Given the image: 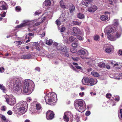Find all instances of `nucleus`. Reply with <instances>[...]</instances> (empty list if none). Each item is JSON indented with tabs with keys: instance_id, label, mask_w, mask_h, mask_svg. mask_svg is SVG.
I'll return each mask as SVG.
<instances>
[{
	"instance_id": "obj_10",
	"label": "nucleus",
	"mask_w": 122,
	"mask_h": 122,
	"mask_svg": "<svg viewBox=\"0 0 122 122\" xmlns=\"http://www.w3.org/2000/svg\"><path fill=\"white\" fill-rule=\"evenodd\" d=\"M116 28L117 27H116ZM116 27H113L111 26H108L105 28L104 32L106 34L109 35L111 33L117 31Z\"/></svg>"
},
{
	"instance_id": "obj_26",
	"label": "nucleus",
	"mask_w": 122,
	"mask_h": 122,
	"mask_svg": "<svg viewBox=\"0 0 122 122\" xmlns=\"http://www.w3.org/2000/svg\"><path fill=\"white\" fill-rule=\"evenodd\" d=\"M112 47H113L112 46H109L107 47L105 49L106 52L107 53L111 52L112 51Z\"/></svg>"
},
{
	"instance_id": "obj_58",
	"label": "nucleus",
	"mask_w": 122,
	"mask_h": 122,
	"mask_svg": "<svg viewBox=\"0 0 122 122\" xmlns=\"http://www.w3.org/2000/svg\"><path fill=\"white\" fill-rule=\"evenodd\" d=\"M99 38V36H95L94 37V39L96 41Z\"/></svg>"
},
{
	"instance_id": "obj_6",
	"label": "nucleus",
	"mask_w": 122,
	"mask_h": 122,
	"mask_svg": "<svg viewBox=\"0 0 122 122\" xmlns=\"http://www.w3.org/2000/svg\"><path fill=\"white\" fill-rule=\"evenodd\" d=\"M97 82V80L95 78H89L86 77L82 80L83 84L85 85L93 86L96 84Z\"/></svg>"
},
{
	"instance_id": "obj_42",
	"label": "nucleus",
	"mask_w": 122,
	"mask_h": 122,
	"mask_svg": "<svg viewBox=\"0 0 122 122\" xmlns=\"http://www.w3.org/2000/svg\"><path fill=\"white\" fill-rule=\"evenodd\" d=\"M7 107L5 106H2L1 108V110L3 111H5L7 110Z\"/></svg>"
},
{
	"instance_id": "obj_9",
	"label": "nucleus",
	"mask_w": 122,
	"mask_h": 122,
	"mask_svg": "<svg viewBox=\"0 0 122 122\" xmlns=\"http://www.w3.org/2000/svg\"><path fill=\"white\" fill-rule=\"evenodd\" d=\"M73 118V116L70 112H65L64 113L63 119L64 121L68 122L69 120L71 122Z\"/></svg>"
},
{
	"instance_id": "obj_31",
	"label": "nucleus",
	"mask_w": 122,
	"mask_h": 122,
	"mask_svg": "<svg viewBox=\"0 0 122 122\" xmlns=\"http://www.w3.org/2000/svg\"><path fill=\"white\" fill-rule=\"evenodd\" d=\"M98 66L100 68H103L105 67V64L103 62H100L98 64Z\"/></svg>"
},
{
	"instance_id": "obj_23",
	"label": "nucleus",
	"mask_w": 122,
	"mask_h": 122,
	"mask_svg": "<svg viewBox=\"0 0 122 122\" xmlns=\"http://www.w3.org/2000/svg\"><path fill=\"white\" fill-rule=\"evenodd\" d=\"M57 49L63 52H66V48L64 46L60 45L58 47V48H57Z\"/></svg>"
},
{
	"instance_id": "obj_11",
	"label": "nucleus",
	"mask_w": 122,
	"mask_h": 122,
	"mask_svg": "<svg viewBox=\"0 0 122 122\" xmlns=\"http://www.w3.org/2000/svg\"><path fill=\"white\" fill-rule=\"evenodd\" d=\"M16 106L18 108L20 107H25L26 108L28 107L27 104L26 102L23 101H20L18 103H17Z\"/></svg>"
},
{
	"instance_id": "obj_51",
	"label": "nucleus",
	"mask_w": 122,
	"mask_h": 122,
	"mask_svg": "<svg viewBox=\"0 0 122 122\" xmlns=\"http://www.w3.org/2000/svg\"><path fill=\"white\" fill-rule=\"evenodd\" d=\"M91 114L90 112L89 111H87L85 113V115L86 116H88Z\"/></svg>"
},
{
	"instance_id": "obj_48",
	"label": "nucleus",
	"mask_w": 122,
	"mask_h": 122,
	"mask_svg": "<svg viewBox=\"0 0 122 122\" xmlns=\"http://www.w3.org/2000/svg\"><path fill=\"white\" fill-rule=\"evenodd\" d=\"M106 97L108 98H110L111 97L112 95L110 93H108L106 95Z\"/></svg>"
},
{
	"instance_id": "obj_22",
	"label": "nucleus",
	"mask_w": 122,
	"mask_h": 122,
	"mask_svg": "<svg viewBox=\"0 0 122 122\" xmlns=\"http://www.w3.org/2000/svg\"><path fill=\"white\" fill-rule=\"evenodd\" d=\"M100 18L101 20L102 21L108 20H109L108 15L106 14L101 16Z\"/></svg>"
},
{
	"instance_id": "obj_38",
	"label": "nucleus",
	"mask_w": 122,
	"mask_h": 122,
	"mask_svg": "<svg viewBox=\"0 0 122 122\" xmlns=\"http://www.w3.org/2000/svg\"><path fill=\"white\" fill-rule=\"evenodd\" d=\"M81 21H73V23L74 25H81Z\"/></svg>"
},
{
	"instance_id": "obj_16",
	"label": "nucleus",
	"mask_w": 122,
	"mask_h": 122,
	"mask_svg": "<svg viewBox=\"0 0 122 122\" xmlns=\"http://www.w3.org/2000/svg\"><path fill=\"white\" fill-rule=\"evenodd\" d=\"M36 110H34L33 111L32 110H31V112H32V113H33L34 114V113H38L37 112V111L39 110V111H40L42 109V107L41 106L40 104L39 103L36 104Z\"/></svg>"
},
{
	"instance_id": "obj_5",
	"label": "nucleus",
	"mask_w": 122,
	"mask_h": 122,
	"mask_svg": "<svg viewBox=\"0 0 122 122\" xmlns=\"http://www.w3.org/2000/svg\"><path fill=\"white\" fill-rule=\"evenodd\" d=\"M112 23V25L114 26L113 27H117L116 28L117 30L116 36L117 38H119L121 36L122 33V28L121 26L119 25V20L117 19H114Z\"/></svg>"
},
{
	"instance_id": "obj_29",
	"label": "nucleus",
	"mask_w": 122,
	"mask_h": 122,
	"mask_svg": "<svg viewBox=\"0 0 122 122\" xmlns=\"http://www.w3.org/2000/svg\"><path fill=\"white\" fill-rule=\"evenodd\" d=\"M107 38L108 39L112 41H114L116 40V38L110 35L107 36Z\"/></svg>"
},
{
	"instance_id": "obj_63",
	"label": "nucleus",
	"mask_w": 122,
	"mask_h": 122,
	"mask_svg": "<svg viewBox=\"0 0 122 122\" xmlns=\"http://www.w3.org/2000/svg\"><path fill=\"white\" fill-rule=\"evenodd\" d=\"M118 54L120 56L122 55V50H119L118 52Z\"/></svg>"
},
{
	"instance_id": "obj_17",
	"label": "nucleus",
	"mask_w": 122,
	"mask_h": 122,
	"mask_svg": "<svg viewBox=\"0 0 122 122\" xmlns=\"http://www.w3.org/2000/svg\"><path fill=\"white\" fill-rule=\"evenodd\" d=\"M73 30L76 35L78 34H80L82 35H84V33L82 31H81L78 28L74 27Z\"/></svg>"
},
{
	"instance_id": "obj_53",
	"label": "nucleus",
	"mask_w": 122,
	"mask_h": 122,
	"mask_svg": "<svg viewBox=\"0 0 122 122\" xmlns=\"http://www.w3.org/2000/svg\"><path fill=\"white\" fill-rule=\"evenodd\" d=\"M7 113L8 115H11L12 114L13 112L9 110L7 112Z\"/></svg>"
},
{
	"instance_id": "obj_25",
	"label": "nucleus",
	"mask_w": 122,
	"mask_h": 122,
	"mask_svg": "<svg viewBox=\"0 0 122 122\" xmlns=\"http://www.w3.org/2000/svg\"><path fill=\"white\" fill-rule=\"evenodd\" d=\"M0 89L4 93H6L7 90L5 87L2 84H0Z\"/></svg>"
},
{
	"instance_id": "obj_62",
	"label": "nucleus",
	"mask_w": 122,
	"mask_h": 122,
	"mask_svg": "<svg viewBox=\"0 0 122 122\" xmlns=\"http://www.w3.org/2000/svg\"><path fill=\"white\" fill-rule=\"evenodd\" d=\"M116 96L117 97V98H115V101H118L120 99L119 97L117 96Z\"/></svg>"
},
{
	"instance_id": "obj_44",
	"label": "nucleus",
	"mask_w": 122,
	"mask_h": 122,
	"mask_svg": "<svg viewBox=\"0 0 122 122\" xmlns=\"http://www.w3.org/2000/svg\"><path fill=\"white\" fill-rule=\"evenodd\" d=\"M42 12V11L40 10H39L36 11L35 13V15H38L40 14Z\"/></svg>"
},
{
	"instance_id": "obj_61",
	"label": "nucleus",
	"mask_w": 122,
	"mask_h": 122,
	"mask_svg": "<svg viewBox=\"0 0 122 122\" xmlns=\"http://www.w3.org/2000/svg\"><path fill=\"white\" fill-rule=\"evenodd\" d=\"M35 48L38 51H39L41 50V49H40L39 47L38 46H36V47Z\"/></svg>"
},
{
	"instance_id": "obj_32",
	"label": "nucleus",
	"mask_w": 122,
	"mask_h": 122,
	"mask_svg": "<svg viewBox=\"0 0 122 122\" xmlns=\"http://www.w3.org/2000/svg\"><path fill=\"white\" fill-rule=\"evenodd\" d=\"M77 17L81 19L84 18V15L83 14L80 13L78 14Z\"/></svg>"
},
{
	"instance_id": "obj_3",
	"label": "nucleus",
	"mask_w": 122,
	"mask_h": 122,
	"mask_svg": "<svg viewBox=\"0 0 122 122\" xmlns=\"http://www.w3.org/2000/svg\"><path fill=\"white\" fill-rule=\"evenodd\" d=\"M35 85L33 82L30 79H26L24 81V85L22 87V93L26 95L30 94L33 91Z\"/></svg>"
},
{
	"instance_id": "obj_57",
	"label": "nucleus",
	"mask_w": 122,
	"mask_h": 122,
	"mask_svg": "<svg viewBox=\"0 0 122 122\" xmlns=\"http://www.w3.org/2000/svg\"><path fill=\"white\" fill-rule=\"evenodd\" d=\"M70 34L71 35H72L73 36H76V34L75 33V32L73 30V29L72 31L71 32Z\"/></svg>"
},
{
	"instance_id": "obj_1",
	"label": "nucleus",
	"mask_w": 122,
	"mask_h": 122,
	"mask_svg": "<svg viewBox=\"0 0 122 122\" xmlns=\"http://www.w3.org/2000/svg\"><path fill=\"white\" fill-rule=\"evenodd\" d=\"M53 13L51 12H48L47 13L45 12L43 15H45L43 17L44 18L42 21H39V19L34 20H25L23 21V23L20 25H18L17 27L18 28H20L23 27L28 25L29 27L32 26H36L41 24L43 22V20L46 19H50L51 18L52 16Z\"/></svg>"
},
{
	"instance_id": "obj_8",
	"label": "nucleus",
	"mask_w": 122,
	"mask_h": 122,
	"mask_svg": "<svg viewBox=\"0 0 122 122\" xmlns=\"http://www.w3.org/2000/svg\"><path fill=\"white\" fill-rule=\"evenodd\" d=\"M6 102L11 106H13L16 103V100L15 97L11 95L7 96L5 98Z\"/></svg>"
},
{
	"instance_id": "obj_27",
	"label": "nucleus",
	"mask_w": 122,
	"mask_h": 122,
	"mask_svg": "<svg viewBox=\"0 0 122 122\" xmlns=\"http://www.w3.org/2000/svg\"><path fill=\"white\" fill-rule=\"evenodd\" d=\"M73 64L75 66V67L76 68L80 70L81 71H82L83 69L82 67L78 66V64L77 63L75 62H73Z\"/></svg>"
},
{
	"instance_id": "obj_59",
	"label": "nucleus",
	"mask_w": 122,
	"mask_h": 122,
	"mask_svg": "<svg viewBox=\"0 0 122 122\" xmlns=\"http://www.w3.org/2000/svg\"><path fill=\"white\" fill-rule=\"evenodd\" d=\"M65 30V28L64 27H62L61 29V31L63 32Z\"/></svg>"
},
{
	"instance_id": "obj_50",
	"label": "nucleus",
	"mask_w": 122,
	"mask_h": 122,
	"mask_svg": "<svg viewBox=\"0 0 122 122\" xmlns=\"http://www.w3.org/2000/svg\"><path fill=\"white\" fill-rule=\"evenodd\" d=\"M53 45L55 46V47H56L57 49L58 48V47L57 46L58 45V43L56 42H54L53 43Z\"/></svg>"
},
{
	"instance_id": "obj_24",
	"label": "nucleus",
	"mask_w": 122,
	"mask_h": 122,
	"mask_svg": "<svg viewBox=\"0 0 122 122\" xmlns=\"http://www.w3.org/2000/svg\"><path fill=\"white\" fill-rule=\"evenodd\" d=\"M51 4V2L50 0H46L43 3V4L48 6H50Z\"/></svg>"
},
{
	"instance_id": "obj_20",
	"label": "nucleus",
	"mask_w": 122,
	"mask_h": 122,
	"mask_svg": "<svg viewBox=\"0 0 122 122\" xmlns=\"http://www.w3.org/2000/svg\"><path fill=\"white\" fill-rule=\"evenodd\" d=\"M66 17L67 16L65 15V13H64L63 14L61 15L60 17L59 18V20L61 22H63L66 19Z\"/></svg>"
},
{
	"instance_id": "obj_47",
	"label": "nucleus",
	"mask_w": 122,
	"mask_h": 122,
	"mask_svg": "<svg viewBox=\"0 0 122 122\" xmlns=\"http://www.w3.org/2000/svg\"><path fill=\"white\" fill-rule=\"evenodd\" d=\"M6 12H1L0 15V16L2 17H4L5 16Z\"/></svg>"
},
{
	"instance_id": "obj_56",
	"label": "nucleus",
	"mask_w": 122,
	"mask_h": 122,
	"mask_svg": "<svg viewBox=\"0 0 122 122\" xmlns=\"http://www.w3.org/2000/svg\"><path fill=\"white\" fill-rule=\"evenodd\" d=\"M4 71V69L3 67H1L0 68V72L2 73Z\"/></svg>"
},
{
	"instance_id": "obj_19",
	"label": "nucleus",
	"mask_w": 122,
	"mask_h": 122,
	"mask_svg": "<svg viewBox=\"0 0 122 122\" xmlns=\"http://www.w3.org/2000/svg\"><path fill=\"white\" fill-rule=\"evenodd\" d=\"M86 54V52L84 51L83 50H79L77 52V54L79 55H82L81 56V57L82 59H84L86 57L83 56H84Z\"/></svg>"
},
{
	"instance_id": "obj_4",
	"label": "nucleus",
	"mask_w": 122,
	"mask_h": 122,
	"mask_svg": "<svg viewBox=\"0 0 122 122\" xmlns=\"http://www.w3.org/2000/svg\"><path fill=\"white\" fill-rule=\"evenodd\" d=\"M57 100V96L55 93L49 92L44 98L41 99V102L44 103L45 101L47 104L51 105Z\"/></svg>"
},
{
	"instance_id": "obj_36",
	"label": "nucleus",
	"mask_w": 122,
	"mask_h": 122,
	"mask_svg": "<svg viewBox=\"0 0 122 122\" xmlns=\"http://www.w3.org/2000/svg\"><path fill=\"white\" fill-rule=\"evenodd\" d=\"M92 75L95 77H98L99 75L98 73L96 72H92L91 73Z\"/></svg>"
},
{
	"instance_id": "obj_28",
	"label": "nucleus",
	"mask_w": 122,
	"mask_h": 122,
	"mask_svg": "<svg viewBox=\"0 0 122 122\" xmlns=\"http://www.w3.org/2000/svg\"><path fill=\"white\" fill-rule=\"evenodd\" d=\"M60 5L61 8L64 9L66 8V7L64 5L63 1L62 0H61L60 2Z\"/></svg>"
},
{
	"instance_id": "obj_43",
	"label": "nucleus",
	"mask_w": 122,
	"mask_h": 122,
	"mask_svg": "<svg viewBox=\"0 0 122 122\" xmlns=\"http://www.w3.org/2000/svg\"><path fill=\"white\" fill-rule=\"evenodd\" d=\"M116 102L115 101L112 100H110V104L111 106H113L115 105Z\"/></svg>"
},
{
	"instance_id": "obj_60",
	"label": "nucleus",
	"mask_w": 122,
	"mask_h": 122,
	"mask_svg": "<svg viewBox=\"0 0 122 122\" xmlns=\"http://www.w3.org/2000/svg\"><path fill=\"white\" fill-rule=\"evenodd\" d=\"M86 33L87 35H89L90 33V30L89 29L88 30H86Z\"/></svg>"
},
{
	"instance_id": "obj_40",
	"label": "nucleus",
	"mask_w": 122,
	"mask_h": 122,
	"mask_svg": "<svg viewBox=\"0 0 122 122\" xmlns=\"http://www.w3.org/2000/svg\"><path fill=\"white\" fill-rule=\"evenodd\" d=\"M23 43V41H16L15 42L16 45L17 46Z\"/></svg>"
},
{
	"instance_id": "obj_13",
	"label": "nucleus",
	"mask_w": 122,
	"mask_h": 122,
	"mask_svg": "<svg viewBox=\"0 0 122 122\" xmlns=\"http://www.w3.org/2000/svg\"><path fill=\"white\" fill-rule=\"evenodd\" d=\"M7 5L5 2L2 1L0 2V10H7Z\"/></svg>"
},
{
	"instance_id": "obj_21",
	"label": "nucleus",
	"mask_w": 122,
	"mask_h": 122,
	"mask_svg": "<svg viewBox=\"0 0 122 122\" xmlns=\"http://www.w3.org/2000/svg\"><path fill=\"white\" fill-rule=\"evenodd\" d=\"M27 108L23 107H20L19 108V112L21 114H24L26 111Z\"/></svg>"
},
{
	"instance_id": "obj_45",
	"label": "nucleus",
	"mask_w": 122,
	"mask_h": 122,
	"mask_svg": "<svg viewBox=\"0 0 122 122\" xmlns=\"http://www.w3.org/2000/svg\"><path fill=\"white\" fill-rule=\"evenodd\" d=\"M56 23L57 25L58 26V29H60L59 26L60 25H61V21L60 20H57L56 21Z\"/></svg>"
},
{
	"instance_id": "obj_18",
	"label": "nucleus",
	"mask_w": 122,
	"mask_h": 122,
	"mask_svg": "<svg viewBox=\"0 0 122 122\" xmlns=\"http://www.w3.org/2000/svg\"><path fill=\"white\" fill-rule=\"evenodd\" d=\"M97 9V7L96 6L93 5L88 7V11L90 12H93L96 11Z\"/></svg>"
},
{
	"instance_id": "obj_7",
	"label": "nucleus",
	"mask_w": 122,
	"mask_h": 122,
	"mask_svg": "<svg viewBox=\"0 0 122 122\" xmlns=\"http://www.w3.org/2000/svg\"><path fill=\"white\" fill-rule=\"evenodd\" d=\"M84 102L80 100H76L74 102V105L75 108L79 111L82 112L83 106Z\"/></svg>"
},
{
	"instance_id": "obj_34",
	"label": "nucleus",
	"mask_w": 122,
	"mask_h": 122,
	"mask_svg": "<svg viewBox=\"0 0 122 122\" xmlns=\"http://www.w3.org/2000/svg\"><path fill=\"white\" fill-rule=\"evenodd\" d=\"M75 7L74 5H72L70 8L69 10L71 13L73 12L75 10Z\"/></svg>"
},
{
	"instance_id": "obj_64",
	"label": "nucleus",
	"mask_w": 122,
	"mask_h": 122,
	"mask_svg": "<svg viewBox=\"0 0 122 122\" xmlns=\"http://www.w3.org/2000/svg\"><path fill=\"white\" fill-rule=\"evenodd\" d=\"M72 60L74 61H77L78 60L77 59L75 58L72 57L71 58Z\"/></svg>"
},
{
	"instance_id": "obj_41",
	"label": "nucleus",
	"mask_w": 122,
	"mask_h": 122,
	"mask_svg": "<svg viewBox=\"0 0 122 122\" xmlns=\"http://www.w3.org/2000/svg\"><path fill=\"white\" fill-rule=\"evenodd\" d=\"M77 41H75V42H73L72 43V46L73 47H76L78 45V44Z\"/></svg>"
},
{
	"instance_id": "obj_39",
	"label": "nucleus",
	"mask_w": 122,
	"mask_h": 122,
	"mask_svg": "<svg viewBox=\"0 0 122 122\" xmlns=\"http://www.w3.org/2000/svg\"><path fill=\"white\" fill-rule=\"evenodd\" d=\"M15 10L17 12L20 11L21 10V8L20 6H17L15 8Z\"/></svg>"
},
{
	"instance_id": "obj_49",
	"label": "nucleus",
	"mask_w": 122,
	"mask_h": 122,
	"mask_svg": "<svg viewBox=\"0 0 122 122\" xmlns=\"http://www.w3.org/2000/svg\"><path fill=\"white\" fill-rule=\"evenodd\" d=\"M16 3L15 2L11 1L10 3V4L12 6H14L15 5Z\"/></svg>"
},
{
	"instance_id": "obj_55",
	"label": "nucleus",
	"mask_w": 122,
	"mask_h": 122,
	"mask_svg": "<svg viewBox=\"0 0 122 122\" xmlns=\"http://www.w3.org/2000/svg\"><path fill=\"white\" fill-rule=\"evenodd\" d=\"M86 1H87L88 3H89V5H90V6H91V4L92 2V0H86Z\"/></svg>"
},
{
	"instance_id": "obj_46",
	"label": "nucleus",
	"mask_w": 122,
	"mask_h": 122,
	"mask_svg": "<svg viewBox=\"0 0 122 122\" xmlns=\"http://www.w3.org/2000/svg\"><path fill=\"white\" fill-rule=\"evenodd\" d=\"M69 66L70 68L73 70L75 71L76 72H77V71L76 69L73 66L72 64H70L69 65Z\"/></svg>"
},
{
	"instance_id": "obj_35",
	"label": "nucleus",
	"mask_w": 122,
	"mask_h": 122,
	"mask_svg": "<svg viewBox=\"0 0 122 122\" xmlns=\"http://www.w3.org/2000/svg\"><path fill=\"white\" fill-rule=\"evenodd\" d=\"M46 44L48 45H51L53 43V41L51 39H50L48 40H46Z\"/></svg>"
},
{
	"instance_id": "obj_54",
	"label": "nucleus",
	"mask_w": 122,
	"mask_h": 122,
	"mask_svg": "<svg viewBox=\"0 0 122 122\" xmlns=\"http://www.w3.org/2000/svg\"><path fill=\"white\" fill-rule=\"evenodd\" d=\"M79 95L81 97H82L84 96V92H81L79 93Z\"/></svg>"
},
{
	"instance_id": "obj_12",
	"label": "nucleus",
	"mask_w": 122,
	"mask_h": 122,
	"mask_svg": "<svg viewBox=\"0 0 122 122\" xmlns=\"http://www.w3.org/2000/svg\"><path fill=\"white\" fill-rule=\"evenodd\" d=\"M54 115V113L53 111L49 110L46 113V118L48 120H51L53 118Z\"/></svg>"
},
{
	"instance_id": "obj_30",
	"label": "nucleus",
	"mask_w": 122,
	"mask_h": 122,
	"mask_svg": "<svg viewBox=\"0 0 122 122\" xmlns=\"http://www.w3.org/2000/svg\"><path fill=\"white\" fill-rule=\"evenodd\" d=\"M69 40L70 42H72L73 41H77V39L74 38L73 36H71L69 37Z\"/></svg>"
},
{
	"instance_id": "obj_14",
	"label": "nucleus",
	"mask_w": 122,
	"mask_h": 122,
	"mask_svg": "<svg viewBox=\"0 0 122 122\" xmlns=\"http://www.w3.org/2000/svg\"><path fill=\"white\" fill-rule=\"evenodd\" d=\"M48 54L47 52L45 50L41 49V50L39 51L38 55L40 56H45L49 58L50 56Z\"/></svg>"
},
{
	"instance_id": "obj_33",
	"label": "nucleus",
	"mask_w": 122,
	"mask_h": 122,
	"mask_svg": "<svg viewBox=\"0 0 122 122\" xmlns=\"http://www.w3.org/2000/svg\"><path fill=\"white\" fill-rule=\"evenodd\" d=\"M81 3L83 5L89 7H90L89 4L88 3L87 1H82L81 2Z\"/></svg>"
},
{
	"instance_id": "obj_2",
	"label": "nucleus",
	"mask_w": 122,
	"mask_h": 122,
	"mask_svg": "<svg viewBox=\"0 0 122 122\" xmlns=\"http://www.w3.org/2000/svg\"><path fill=\"white\" fill-rule=\"evenodd\" d=\"M7 83L9 87L14 88L16 93L19 94H20L21 92L22 93V88L21 89L22 84L19 78L10 79Z\"/></svg>"
},
{
	"instance_id": "obj_37",
	"label": "nucleus",
	"mask_w": 122,
	"mask_h": 122,
	"mask_svg": "<svg viewBox=\"0 0 122 122\" xmlns=\"http://www.w3.org/2000/svg\"><path fill=\"white\" fill-rule=\"evenodd\" d=\"M1 119L3 120V121H3L4 122H8V120L6 118L5 116H2Z\"/></svg>"
},
{
	"instance_id": "obj_15",
	"label": "nucleus",
	"mask_w": 122,
	"mask_h": 122,
	"mask_svg": "<svg viewBox=\"0 0 122 122\" xmlns=\"http://www.w3.org/2000/svg\"><path fill=\"white\" fill-rule=\"evenodd\" d=\"M33 55L31 53L21 55V58L23 59H29L32 58Z\"/></svg>"
},
{
	"instance_id": "obj_52",
	"label": "nucleus",
	"mask_w": 122,
	"mask_h": 122,
	"mask_svg": "<svg viewBox=\"0 0 122 122\" xmlns=\"http://www.w3.org/2000/svg\"><path fill=\"white\" fill-rule=\"evenodd\" d=\"M77 39L80 40H83L82 37L80 36H77Z\"/></svg>"
}]
</instances>
